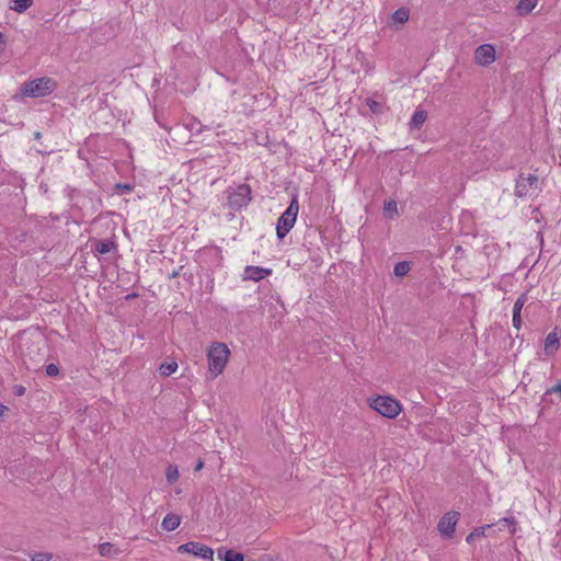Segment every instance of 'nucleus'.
I'll use <instances>...</instances> for the list:
<instances>
[{
	"mask_svg": "<svg viewBox=\"0 0 561 561\" xmlns=\"http://www.w3.org/2000/svg\"><path fill=\"white\" fill-rule=\"evenodd\" d=\"M230 350L222 342H214L207 352L208 374L211 379L217 378L225 370L229 360Z\"/></svg>",
	"mask_w": 561,
	"mask_h": 561,
	"instance_id": "obj_1",
	"label": "nucleus"
},
{
	"mask_svg": "<svg viewBox=\"0 0 561 561\" xmlns=\"http://www.w3.org/2000/svg\"><path fill=\"white\" fill-rule=\"evenodd\" d=\"M57 88V82L47 77L34 79L24 83L21 93L30 98H44L51 94Z\"/></svg>",
	"mask_w": 561,
	"mask_h": 561,
	"instance_id": "obj_2",
	"label": "nucleus"
},
{
	"mask_svg": "<svg viewBox=\"0 0 561 561\" xmlns=\"http://www.w3.org/2000/svg\"><path fill=\"white\" fill-rule=\"evenodd\" d=\"M251 187L249 184H239L236 187H228L226 191L228 205L233 210H241L251 202Z\"/></svg>",
	"mask_w": 561,
	"mask_h": 561,
	"instance_id": "obj_3",
	"label": "nucleus"
},
{
	"mask_svg": "<svg viewBox=\"0 0 561 561\" xmlns=\"http://www.w3.org/2000/svg\"><path fill=\"white\" fill-rule=\"evenodd\" d=\"M369 405L379 414L388 419H394L402 410L400 402L388 396H377L371 399Z\"/></svg>",
	"mask_w": 561,
	"mask_h": 561,
	"instance_id": "obj_4",
	"label": "nucleus"
},
{
	"mask_svg": "<svg viewBox=\"0 0 561 561\" xmlns=\"http://www.w3.org/2000/svg\"><path fill=\"white\" fill-rule=\"evenodd\" d=\"M299 210V205L296 198H293L287 209L280 215L276 225V234L278 239H284L287 233L294 227L297 215Z\"/></svg>",
	"mask_w": 561,
	"mask_h": 561,
	"instance_id": "obj_5",
	"label": "nucleus"
},
{
	"mask_svg": "<svg viewBox=\"0 0 561 561\" xmlns=\"http://www.w3.org/2000/svg\"><path fill=\"white\" fill-rule=\"evenodd\" d=\"M179 553H190L195 557H199L204 560L213 561L214 550L201 542L197 541H188L186 543L180 545L178 547Z\"/></svg>",
	"mask_w": 561,
	"mask_h": 561,
	"instance_id": "obj_6",
	"label": "nucleus"
},
{
	"mask_svg": "<svg viewBox=\"0 0 561 561\" xmlns=\"http://www.w3.org/2000/svg\"><path fill=\"white\" fill-rule=\"evenodd\" d=\"M538 188V176L528 174L527 176L520 174L516 180L515 195L518 197H526L535 193Z\"/></svg>",
	"mask_w": 561,
	"mask_h": 561,
	"instance_id": "obj_7",
	"label": "nucleus"
},
{
	"mask_svg": "<svg viewBox=\"0 0 561 561\" xmlns=\"http://www.w3.org/2000/svg\"><path fill=\"white\" fill-rule=\"evenodd\" d=\"M459 519V513L455 511H450L446 513L438 522L437 529L438 531L447 537L451 538L455 534L456 525Z\"/></svg>",
	"mask_w": 561,
	"mask_h": 561,
	"instance_id": "obj_8",
	"label": "nucleus"
},
{
	"mask_svg": "<svg viewBox=\"0 0 561 561\" xmlns=\"http://www.w3.org/2000/svg\"><path fill=\"white\" fill-rule=\"evenodd\" d=\"M474 61L480 66H489L495 60V49L490 44L480 45L474 51Z\"/></svg>",
	"mask_w": 561,
	"mask_h": 561,
	"instance_id": "obj_9",
	"label": "nucleus"
},
{
	"mask_svg": "<svg viewBox=\"0 0 561 561\" xmlns=\"http://www.w3.org/2000/svg\"><path fill=\"white\" fill-rule=\"evenodd\" d=\"M560 334L558 328H554L545 339L542 353L547 357H552L560 348Z\"/></svg>",
	"mask_w": 561,
	"mask_h": 561,
	"instance_id": "obj_10",
	"label": "nucleus"
},
{
	"mask_svg": "<svg viewBox=\"0 0 561 561\" xmlns=\"http://www.w3.org/2000/svg\"><path fill=\"white\" fill-rule=\"evenodd\" d=\"M272 274L271 268H264L260 266H253L249 265L244 268V279H251L254 282H259L266 276H270Z\"/></svg>",
	"mask_w": 561,
	"mask_h": 561,
	"instance_id": "obj_11",
	"label": "nucleus"
},
{
	"mask_svg": "<svg viewBox=\"0 0 561 561\" xmlns=\"http://www.w3.org/2000/svg\"><path fill=\"white\" fill-rule=\"evenodd\" d=\"M99 553L104 557V558H116L117 556H119L123 550H121L118 547H116L114 543L112 542H103V543H100L99 547Z\"/></svg>",
	"mask_w": 561,
	"mask_h": 561,
	"instance_id": "obj_12",
	"label": "nucleus"
},
{
	"mask_svg": "<svg viewBox=\"0 0 561 561\" xmlns=\"http://www.w3.org/2000/svg\"><path fill=\"white\" fill-rule=\"evenodd\" d=\"M116 250V243L113 240H98L93 245L96 254L104 255Z\"/></svg>",
	"mask_w": 561,
	"mask_h": 561,
	"instance_id": "obj_13",
	"label": "nucleus"
},
{
	"mask_svg": "<svg viewBox=\"0 0 561 561\" xmlns=\"http://www.w3.org/2000/svg\"><path fill=\"white\" fill-rule=\"evenodd\" d=\"M217 553L221 561H244V556L232 549L219 548Z\"/></svg>",
	"mask_w": 561,
	"mask_h": 561,
	"instance_id": "obj_14",
	"label": "nucleus"
},
{
	"mask_svg": "<svg viewBox=\"0 0 561 561\" xmlns=\"http://www.w3.org/2000/svg\"><path fill=\"white\" fill-rule=\"evenodd\" d=\"M180 523H181V518L179 515L176 514H168L162 523H161V526L164 530L167 531H172L174 529H176L179 526H180Z\"/></svg>",
	"mask_w": 561,
	"mask_h": 561,
	"instance_id": "obj_15",
	"label": "nucleus"
},
{
	"mask_svg": "<svg viewBox=\"0 0 561 561\" xmlns=\"http://www.w3.org/2000/svg\"><path fill=\"white\" fill-rule=\"evenodd\" d=\"M537 5V0H519L516 10L519 15L530 13Z\"/></svg>",
	"mask_w": 561,
	"mask_h": 561,
	"instance_id": "obj_16",
	"label": "nucleus"
},
{
	"mask_svg": "<svg viewBox=\"0 0 561 561\" xmlns=\"http://www.w3.org/2000/svg\"><path fill=\"white\" fill-rule=\"evenodd\" d=\"M426 117H427V114L425 111H422V110L415 111L414 114L412 115V118L410 122L411 128H415V129L421 128V126L425 123Z\"/></svg>",
	"mask_w": 561,
	"mask_h": 561,
	"instance_id": "obj_17",
	"label": "nucleus"
},
{
	"mask_svg": "<svg viewBox=\"0 0 561 561\" xmlns=\"http://www.w3.org/2000/svg\"><path fill=\"white\" fill-rule=\"evenodd\" d=\"M33 4V0H11L9 8L19 13L25 12Z\"/></svg>",
	"mask_w": 561,
	"mask_h": 561,
	"instance_id": "obj_18",
	"label": "nucleus"
},
{
	"mask_svg": "<svg viewBox=\"0 0 561 561\" xmlns=\"http://www.w3.org/2000/svg\"><path fill=\"white\" fill-rule=\"evenodd\" d=\"M178 369V363L172 360V362H165V363H162L159 367V373L162 375V376H170L172 374H174Z\"/></svg>",
	"mask_w": 561,
	"mask_h": 561,
	"instance_id": "obj_19",
	"label": "nucleus"
},
{
	"mask_svg": "<svg viewBox=\"0 0 561 561\" xmlns=\"http://www.w3.org/2000/svg\"><path fill=\"white\" fill-rule=\"evenodd\" d=\"M411 270L410 262L401 261L394 265L393 273L398 277L405 276Z\"/></svg>",
	"mask_w": 561,
	"mask_h": 561,
	"instance_id": "obj_20",
	"label": "nucleus"
},
{
	"mask_svg": "<svg viewBox=\"0 0 561 561\" xmlns=\"http://www.w3.org/2000/svg\"><path fill=\"white\" fill-rule=\"evenodd\" d=\"M392 20L394 23H405L409 20V10H407L405 8H400L396 10L392 14Z\"/></svg>",
	"mask_w": 561,
	"mask_h": 561,
	"instance_id": "obj_21",
	"label": "nucleus"
},
{
	"mask_svg": "<svg viewBox=\"0 0 561 561\" xmlns=\"http://www.w3.org/2000/svg\"><path fill=\"white\" fill-rule=\"evenodd\" d=\"M365 103L373 114H381L385 110L383 104L374 99L368 98Z\"/></svg>",
	"mask_w": 561,
	"mask_h": 561,
	"instance_id": "obj_22",
	"label": "nucleus"
},
{
	"mask_svg": "<svg viewBox=\"0 0 561 561\" xmlns=\"http://www.w3.org/2000/svg\"><path fill=\"white\" fill-rule=\"evenodd\" d=\"M383 214L386 217L393 218L398 214L396 201H388L383 204Z\"/></svg>",
	"mask_w": 561,
	"mask_h": 561,
	"instance_id": "obj_23",
	"label": "nucleus"
},
{
	"mask_svg": "<svg viewBox=\"0 0 561 561\" xmlns=\"http://www.w3.org/2000/svg\"><path fill=\"white\" fill-rule=\"evenodd\" d=\"M167 481L173 484L179 479V469L175 465H169L165 471Z\"/></svg>",
	"mask_w": 561,
	"mask_h": 561,
	"instance_id": "obj_24",
	"label": "nucleus"
},
{
	"mask_svg": "<svg viewBox=\"0 0 561 561\" xmlns=\"http://www.w3.org/2000/svg\"><path fill=\"white\" fill-rule=\"evenodd\" d=\"M528 298L526 294H522L514 302L513 312L522 313V310L527 302Z\"/></svg>",
	"mask_w": 561,
	"mask_h": 561,
	"instance_id": "obj_25",
	"label": "nucleus"
},
{
	"mask_svg": "<svg viewBox=\"0 0 561 561\" xmlns=\"http://www.w3.org/2000/svg\"><path fill=\"white\" fill-rule=\"evenodd\" d=\"M46 374L49 377H56L59 374V368L55 364H49L46 366Z\"/></svg>",
	"mask_w": 561,
	"mask_h": 561,
	"instance_id": "obj_26",
	"label": "nucleus"
},
{
	"mask_svg": "<svg viewBox=\"0 0 561 561\" xmlns=\"http://www.w3.org/2000/svg\"><path fill=\"white\" fill-rule=\"evenodd\" d=\"M512 322H513V327L516 330H519L522 328V316H520V313L513 312Z\"/></svg>",
	"mask_w": 561,
	"mask_h": 561,
	"instance_id": "obj_27",
	"label": "nucleus"
},
{
	"mask_svg": "<svg viewBox=\"0 0 561 561\" xmlns=\"http://www.w3.org/2000/svg\"><path fill=\"white\" fill-rule=\"evenodd\" d=\"M51 556L49 553H36L31 561H50Z\"/></svg>",
	"mask_w": 561,
	"mask_h": 561,
	"instance_id": "obj_28",
	"label": "nucleus"
},
{
	"mask_svg": "<svg viewBox=\"0 0 561 561\" xmlns=\"http://www.w3.org/2000/svg\"><path fill=\"white\" fill-rule=\"evenodd\" d=\"M26 389L24 386L22 385H15L13 387V393L16 396V397H22L24 393H25Z\"/></svg>",
	"mask_w": 561,
	"mask_h": 561,
	"instance_id": "obj_29",
	"label": "nucleus"
},
{
	"mask_svg": "<svg viewBox=\"0 0 561 561\" xmlns=\"http://www.w3.org/2000/svg\"><path fill=\"white\" fill-rule=\"evenodd\" d=\"M23 364L25 365V367L28 369V370H37V366L34 365V366H31L28 365L27 360H26V356H23Z\"/></svg>",
	"mask_w": 561,
	"mask_h": 561,
	"instance_id": "obj_30",
	"label": "nucleus"
},
{
	"mask_svg": "<svg viewBox=\"0 0 561 561\" xmlns=\"http://www.w3.org/2000/svg\"><path fill=\"white\" fill-rule=\"evenodd\" d=\"M201 123L199 122H196L194 124H192V130H196L197 133H201L202 131V127H201Z\"/></svg>",
	"mask_w": 561,
	"mask_h": 561,
	"instance_id": "obj_31",
	"label": "nucleus"
},
{
	"mask_svg": "<svg viewBox=\"0 0 561 561\" xmlns=\"http://www.w3.org/2000/svg\"><path fill=\"white\" fill-rule=\"evenodd\" d=\"M479 535H480V534H479V533H476V531L470 533V534L467 536V538H466L467 542H471V541L474 539V536H479Z\"/></svg>",
	"mask_w": 561,
	"mask_h": 561,
	"instance_id": "obj_32",
	"label": "nucleus"
},
{
	"mask_svg": "<svg viewBox=\"0 0 561 561\" xmlns=\"http://www.w3.org/2000/svg\"><path fill=\"white\" fill-rule=\"evenodd\" d=\"M203 467H204V461L203 460H198V462L196 463L194 470L195 471H199Z\"/></svg>",
	"mask_w": 561,
	"mask_h": 561,
	"instance_id": "obj_33",
	"label": "nucleus"
},
{
	"mask_svg": "<svg viewBox=\"0 0 561 561\" xmlns=\"http://www.w3.org/2000/svg\"><path fill=\"white\" fill-rule=\"evenodd\" d=\"M5 410H8V408L5 405L0 404V419L3 416Z\"/></svg>",
	"mask_w": 561,
	"mask_h": 561,
	"instance_id": "obj_34",
	"label": "nucleus"
},
{
	"mask_svg": "<svg viewBox=\"0 0 561 561\" xmlns=\"http://www.w3.org/2000/svg\"><path fill=\"white\" fill-rule=\"evenodd\" d=\"M39 137H41V133H38V131H37V133L35 134V138H39Z\"/></svg>",
	"mask_w": 561,
	"mask_h": 561,
	"instance_id": "obj_35",
	"label": "nucleus"
},
{
	"mask_svg": "<svg viewBox=\"0 0 561 561\" xmlns=\"http://www.w3.org/2000/svg\"><path fill=\"white\" fill-rule=\"evenodd\" d=\"M2 38H3V34L0 33V43L2 42Z\"/></svg>",
	"mask_w": 561,
	"mask_h": 561,
	"instance_id": "obj_36",
	"label": "nucleus"
}]
</instances>
